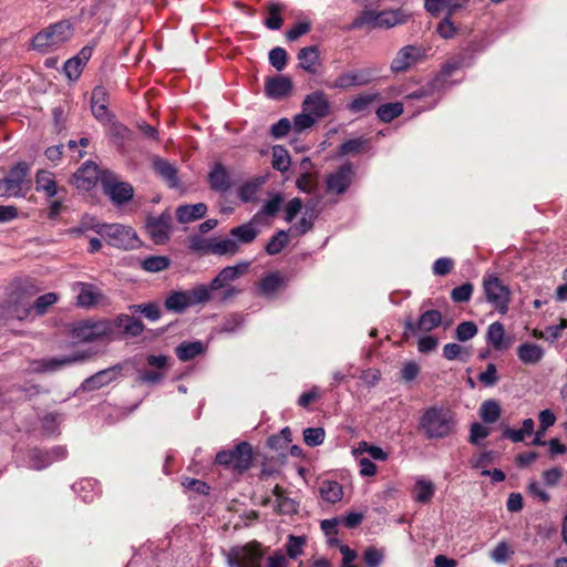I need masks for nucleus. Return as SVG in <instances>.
<instances>
[{"label":"nucleus","instance_id":"1","mask_svg":"<svg viewBox=\"0 0 567 567\" xmlns=\"http://www.w3.org/2000/svg\"><path fill=\"white\" fill-rule=\"evenodd\" d=\"M417 429L427 440H442L455 433L456 420L449 408L433 405L424 410Z\"/></svg>","mask_w":567,"mask_h":567},{"label":"nucleus","instance_id":"2","mask_svg":"<svg viewBox=\"0 0 567 567\" xmlns=\"http://www.w3.org/2000/svg\"><path fill=\"white\" fill-rule=\"evenodd\" d=\"M86 230H93L105 239V241L113 247L120 249H132L137 241L135 230L130 226L121 224H101V223H85L82 221L79 227L70 229V234L80 236Z\"/></svg>","mask_w":567,"mask_h":567},{"label":"nucleus","instance_id":"3","mask_svg":"<svg viewBox=\"0 0 567 567\" xmlns=\"http://www.w3.org/2000/svg\"><path fill=\"white\" fill-rule=\"evenodd\" d=\"M38 290L29 281L19 282L0 305V318L4 320H24L32 309V299Z\"/></svg>","mask_w":567,"mask_h":567},{"label":"nucleus","instance_id":"4","mask_svg":"<svg viewBox=\"0 0 567 567\" xmlns=\"http://www.w3.org/2000/svg\"><path fill=\"white\" fill-rule=\"evenodd\" d=\"M268 553L269 547L258 540H251L230 547L226 554V561L229 567H262Z\"/></svg>","mask_w":567,"mask_h":567},{"label":"nucleus","instance_id":"5","mask_svg":"<svg viewBox=\"0 0 567 567\" xmlns=\"http://www.w3.org/2000/svg\"><path fill=\"white\" fill-rule=\"evenodd\" d=\"M254 462V451L250 443L243 441L233 449L221 450L216 454L215 464L230 470L237 475L247 472Z\"/></svg>","mask_w":567,"mask_h":567},{"label":"nucleus","instance_id":"6","mask_svg":"<svg viewBox=\"0 0 567 567\" xmlns=\"http://www.w3.org/2000/svg\"><path fill=\"white\" fill-rule=\"evenodd\" d=\"M72 37L73 27L71 22L61 20L38 32L32 39V47L40 51H47L49 48L68 42Z\"/></svg>","mask_w":567,"mask_h":567},{"label":"nucleus","instance_id":"7","mask_svg":"<svg viewBox=\"0 0 567 567\" xmlns=\"http://www.w3.org/2000/svg\"><path fill=\"white\" fill-rule=\"evenodd\" d=\"M101 188L103 194L115 206H123L134 197V187L130 183L122 181L116 173L110 169H104L102 173Z\"/></svg>","mask_w":567,"mask_h":567},{"label":"nucleus","instance_id":"8","mask_svg":"<svg viewBox=\"0 0 567 567\" xmlns=\"http://www.w3.org/2000/svg\"><path fill=\"white\" fill-rule=\"evenodd\" d=\"M483 290L486 301L491 303L499 313L505 315L508 311L512 292L498 276L486 274L483 277Z\"/></svg>","mask_w":567,"mask_h":567},{"label":"nucleus","instance_id":"9","mask_svg":"<svg viewBox=\"0 0 567 567\" xmlns=\"http://www.w3.org/2000/svg\"><path fill=\"white\" fill-rule=\"evenodd\" d=\"M72 334L82 342H93L104 338L112 339L113 324L109 320H85L73 327Z\"/></svg>","mask_w":567,"mask_h":567},{"label":"nucleus","instance_id":"10","mask_svg":"<svg viewBox=\"0 0 567 567\" xmlns=\"http://www.w3.org/2000/svg\"><path fill=\"white\" fill-rule=\"evenodd\" d=\"M425 52L423 47L415 44L401 48L391 61V71L396 74L408 72L425 59Z\"/></svg>","mask_w":567,"mask_h":567},{"label":"nucleus","instance_id":"11","mask_svg":"<svg viewBox=\"0 0 567 567\" xmlns=\"http://www.w3.org/2000/svg\"><path fill=\"white\" fill-rule=\"evenodd\" d=\"M355 177L352 163L339 166L333 173L326 177V192L333 195H342L351 186Z\"/></svg>","mask_w":567,"mask_h":567},{"label":"nucleus","instance_id":"12","mask_svg":"<svg viewBox=\"0 0 567 567\" xmlns=\"http://www.w3.org/2000/svg\"><path fill=\"white\" fill-rule=\"evenodd\" d=\"M96 163L86 161L83 163L72 176V183L80 190L89 192L97 182L102 185V173Z\"/></svg>","mask_w":567,"mask_h":567},{"label":"nucleus","instance_id":"13","mask_svg":"<svg viewBox=\"0 0 567 567\" xmlns=\"http://www.w3.org/2000/svg\"><path fill=\"white\" fill-rule=\"evenodd\" d=\"M375 79V71L371 68L351 70L337 76L331 87L348 90L352 86L370 84Z\"/></svg>","mask_w":567,"mask_h":567},{"label":"nucleus","instance_id":"14","mask_svg":"<svg viewBox=\"0 0 567 567\" xmlns=\"http://www.w3.org/2000/svg\"><path fill=\"white\" fill-rule=\"evenodd\" d=\"M442 323V313L439 310L424 311L415 323L411 318L404 322L403 338L409 339L410 334L417 331L430 332Z\"/></svg>","mask_w":567,"mask_h":567},{"label":"nucleus","instance_id":"15","mask_svg":"<svg viewBox=\"0 0 567 567\" xmlns=\"http://www.w3.org/2000/svg\"><path fill=\"white\" fill-rule=\"evenodd\" d=\"M89 358L87 352H76L61 358H44L33 362V370L37 373L53 372L66 365L83 362Z\"/></svg>","mask_w":567,"mask_h":567},{"label":"nucleus","instance_id":"16","mask_svg":"<svg viewBox=\"0 0 567 567\" xmlns=\"http://www.w3.org/2000/svg\"><path fill=\"white\" fill-rule=\"evenodd\" d=\"M302 111L308 112L316 120L324 118L331 113V103L323 91L317 90L302 101Z\"/></svg>","mask_w":567,"mask_h":567},{"label":"nucleus","instance_id":"17","mask_svg":"<svg viewBox=\"0 0 567 567\" xmlns=\"http://www.w3.org/2000/svg\"><path fill=\"white\" fill-rule=\"evenodd\" d=\"M250 267V261H241L235 266L224 267L217 276L209 282L210 289L214 291L221 290V288L230 287L231 284L247 274Z\"/></svg>","mask_w":567,"mask_h":567},{"label":"nucleus","instance_id":"18","mask_svg":"<svg viewBox=\"0 0 567 567\" xmlns=\"http://www.w3.org/2000/svg\"><path fill=\"white\" fill-rule=\"evenodd\" d=\"M472 58L466 53H460L450 58L442 66L439 73L433 78L434 84L436 83L441 90H444L449 78L462 68L470 66Z\"/></svg>","mask_w":567,"mask_h":567},{"label":"nucleus","instance_id":"19","mask_svg":"<svg viewBox=\"0 0 567 567\" xmlns=\"http://www.w3.org/2000/svg\"><path fill=\"white\" fill-rule=\"evenodd\" d=\"M169 220L171 217L164 214L158 217H147L146 231L156 245H164L169 239Z\"/></svg>","mask_w":567,"mask_h":567},{"label":"nucleus","instance_id":"20","mask_svg":"<svg viewBox=\"0 0 567 567\" xmlns=\"http://www.w3.org/2000/svg\"><path fill=\"white\" fill-rule=\"evenodd\" d=\"M298 68L311 75H320L322 63L318 45H309L299 50L297 54Z\"/></svg>","mask_w":567,"mask_h":567},{"label":"nucleus","instance_id":"21","mask_svg":"<svg viewBox=\"0 0 567 567\" xmlns=\"http://www.w3.org/2000/svg\"><path fill=\"white\" fill-rule=\"evenodd\" d=\"M292 89V80L286 75H274L265 80V93L272 100H281L288 96Z\"/></svg>","mask_w":567,"mask_h":567},{"label":"nucleus","instance_id":"22","mask_svg":"<svg viewBox=\"0 0 567 567\" xmlns=\"http://www.w3.org/2000/svg\"><path fill=\"white\" fill-rule=\"evenodd\" d=\"M122 370L123 367L121 364L101 370L85 379L82 383V388L85 391L99 390L113 382L121 374Z\"/></svg>","mask_w":567,"mask_h":567},{"label":"nucleus","instance_id":"23","mask_svg":"<svg viewBox=\"0 0 567 567\" xmlns=\"http://www.w3.org/2000/svg\"><path fill=\"white\" fill-rule=\"evenodd\" d=\"M209 188L217 193H226L231 186V178L228 169L221 163H215L207 176Z\"/></svg>","mask_w":567,"mask_h":567},{"label":"nucleus","instance_id":"24","mask_svg":"<svg viewBox=\"0 0 567 567\" xmlns=\"http://www.w3.org/2000/svg\"><path fill=\"white\" fill-rule=\"evenodd\" d=\"M288 278L280 271H272L261 278L258 282V291L261 296L271 298L280 289L286 288Z\"/></svg>","mask_w":567,"mask_h":567},{"label":"nucleus","instance_id":"25","mask_svg":"<svg viewBox=\"0 0 567 567\" xmlns=\"http://www.w3.org/2000/svg\"><path fill=\"white\" fill-rule=\"evenodd\" d=\"M154 172L171 187L179 186L176 166L169 161L155 156L152 163Z\"/></svg>","mask_w":567,"mask_h":567},{"label":"nucleus","instance_id":"26","mask_svg":"<svg viewBox=\"0 0 567 567\" xmlns=\"http://www.w3.org/2000/svg\"><path fill=\"white\" fill-rule=\"evenodd\" d=\"M111 323L113 324V332L115 329H120L130 337H137L145 330L141 319L124 313L118 315Z\"/></svg>","mask_w":567,"mask_h":567},{"label":"nucleus","instance_id":"27","mask_svg":"<svg viewBox=\"0 0 567 567\" xmlns=\"http://www.w3.org/2000/svg\"><path fill=\"white\" fill-rule=\"evenodd\" d=\"M91 110L95 118L103 121L107 117V92L102 85L93 89L91 95Z\"/></svg>","mask_w":567,"mask_h":567},{"label":"nucleus","instance_id":"28","mask_svg":"<svg viewBox=\"0 0 567 567\" xmlns=\"http://www.w3.org/2000/svg\"><path fill=\"white\" fill-rule=\"evenodd\" d=\"M207 213V205L198 203L194 205H181L176 209V218L181 224H188L190 221L203 218Z\"/></svg>","mask_w":567,"mask_h":567},{"label":"nucleus","instance_id":"29","mask_svg":"<svg viewBox=\"0 0 567 567\" xmlns=\"http://www.w3.org/2000/svg\"><path fill=\"white\" fill-rule=\"evenodd\" d=\"M409 14L403 9L378 12V29H390L406 22Z\"/></svg>","mask_w":567,"mask_h":567},{"label":"nucleus","instance_id":"30","mask_svg":"<svg viewBox=\"0 0 567 567\" xmlns=\"http://www.w3.org/2000/svg\"><path fill=\"white\" fill-rule=\"evenodd\" d=\"M544 354V349L536 343L525 342L517 348V357L524 364H537Z\"/></svg>","mask_w":567,"mask_h":567},{"label":"nucleus","instance_id":"31","mask_svg":"<svg viewBox=\"0 0 567 567\" xmlns=\"http://www.w3.org/2000/svg\"><path fill=\"white\" fill-rule=\"evenodd\" d=\"M259 230L252 221L233 227L229 230V236L233 238V240H237L238 246L240 244H251L257 238Z\"/></svg>","mask_w":567,"mask_h":567},{"label":"nucleus","instance_id":"32","mask_svg":"<svg viewBox=\"0 0 567 567\" xmlns=\"http://www.w3.org/2000/svg\"><path fill=\"white\" fill-rule=\"evenodd\" d=\"M35 190L43 192L49 198L59 193L54 175L50 171L40 169L35 174Z\"/></svg>","mask_w":567,"mask_h":567},{"label":"nucleus","instance_id":"33","mask_svg":"<svg viewBox=\"0 0 567 567\" xmlns=\"http://www.w3.org/2000/svg\"><path fill=\"white\" fill-rule=\"evenodd\" d=\"M78 305L84 308H91L95 306L101 299L102 295L95 289L93 285L85 282H78Z\"/></svg>","mask_w":567,"mask_h":567},{"label":"nucleus","instance_id":"34","mask_svg":"<svg viewBox=\"0 0 567 567\" xmlns=\"http://www.w3.org/2000/svg\"><path fill=\"white\" fill-rule=\"evenodd\" d=\"M505 329L503 323L495 321L487 328L486 340L495 350L502 351L509 347V342L504 340Z\"/></svg>","mask_w":567,"mask_h":567},{"label":"nucleus","instance_id":"35","mask_svg":"<svg viewBox=\"0 0 567 567\" xmlns=\"http://www.w3.org/2000/svg\"><path fill=\"white\" fill-rule=\"evenodd\" d=\"M380 100V93H361L348 104L347 109L353 114L367 113L371 105Z\"/></svg>","mask_w":567,"mask_h":567},{"label":"nucleus","instance_id":"36","mask_svg":"<svg viewBox=\"0 0 567 567\" xmlns=\"http://www.w3.org/2000/svg\"><path fill=\"white\" fill-rule=\"evenodd\" d=\"M189 293L186 291H172L164 301L166 310L183 313L189 307Z\"/></svg>","mask_w":567,"mask_h":567},{"label":"nucleus","instance_id":"37","mask_svg":"<svg viewBox=\"0 0 567 567\" xmlns=\"http://www.w3.org/2000/svg\"><path fill=\"white\" fill-rule=\"evenodd\" d=\"M205 351L204 344L200 341L182 342L175 349L176 357L182 362H187L202 354Z\"/></svg>","mask_w":567,"mask_h":567},{"label":"nucleus","instance_id":"38","mask_svg":"<svg viewBox=\"0 0 567 567\" xmlns=\"http://www.w3.org/2000/svg\"><path fill=\"white\" fill-rule=\"evenodd\" d=\"M214 239L213 245H210V254L218 256H234L239 252L240 247L237 245V240H233L231 237L224 239Z\"/></svg>","mask_w":567,"mask_h":567},{"label":"nucleus","instance_id":"39","mask_svg":"<svg viewBox=\"0 0 567 567\" xmlns=\"http://www.w3.org/2000/svg\"><path fill=\"white\" fill-rule=\"evenodd\" d=\"M378 12L374 10H362L351 22L350 29L360 30L368 28L369 30L378 29Z\"/></svg>","mask_w":567,"mask_h":567},{"label":"nucleus","instance_id":"40","mask_svg":"<svg viewBox=\"0 0 567 567\" xmlns=\"http://www.w3.org/2000/svg\"><path fill=\"white\" fill-rule=\"evenodd\" d=\"M403 111L404 107L401 102H391L380 105L377 110V115L381 122L390 123L399 117Z\"/></svg>","mask_w":567,"mask_h":567},{"label":"nucleus","instance_id":"41","mask_svg":"<svg viewBox=\"0 0 567 567\" xmlns=\"http://www.w3.org/2000/svg\"><path fill=\"white\" fill-rule=\"evenodd\" d=\"M289 244V235L286 230H278L266 244L265 251L269 256L280 254Z\"/></svg>","mask_w":567,"mask_h":567},{"label":"nucleus","instance_id":"42","mask_svg":"<svg viewBox=\"0 0 567 567\" xmlns=\"http://www.w3.org/2000/svg\"><path fill=\"white\" fill-rule=\"evenodd\" d=\"M267 9L269 16L264 22L265 25L270 30H279L284 23L281 11L285 9V6L280 2H270Z\"/></svg>","mask_w":567,"mask_h":567},{"label":"nucleus","instance_id":"43","mask_svg":"<svg viewBox=\"0 0 567 567\" xmlns=\"http://www.w3.org/2000/svg\"><path fill=\"white\" fill-rule=\"evenodd\" d=\"M320 494L326 502L334 504L341 501L343 496V488L338 482L328 481L322 483Z\"/></svg>","mask_w":567,"mask_h":567},{"label":"nucleus","instance_id":"44","mask_svg":"<svg viewBox=\"0 0 567 567\" xmlns=\"http://www.w3.org/2000/svg\"><path fill=\"white\" fill-rule=\"evenodd\" d=\"M29 165L25 162H19L8 173L7 184H13L20 192L24 179L29 173Z\"/></svg>","mask_w":567,"mask_h":567},{"label":"nucleus","instance_id":"45","mask_svg":"<svg viewBox=\"0 0 567 567\" xmlns=\"http://www.w3.org/2000/svg\"><path fill=\"white\" fill-rule=\"evenodd\" d=\"M480 416L485 423H495L501 416V405L496 400H486L480 409Z\"/></svg>","mask_w":567,"mask_h":567},{"label":"nucleus","instance_id":"46","mask_svg":"<svg viewBox=\"0 0 567 567\" xmlns=\"http://www.w3.org/2000/svg\"><path fill=\"white\" fill-rule=\"evenodd\" d=\"M171 259L166 256H148L141 262V267L147 272H159L166 270Z\"/></svg>","mask_w":567,"mask_h":567},{"label":"nucleus","instance_id":"47","mask_svg":"<svg viewBox=\"0 0 567 567\" xmlns=\"http://www.w3.org/2000/svg\"><path fill=\"white\" fill-rule=\"evenodd\" d=\"M128 309L132 313H142L150 321H157L162 316L161 308L156 302L131 305Z\"/></svg>","mask_w":567,"mask_h":567},{"label":"nucleus","instance_id":"48","mask_svg":"<svg viewBox=\"0 0 567 567\" xmlns=\"http://www.w3.org/2000/svg\"><path fill=\"white\" fill-rule=\"evenodd\" d=\"M272 167L279 172H286L290 166V156L288 151L281 145H275L272 147Z\"/></svg>","mask_w":567,"mask_h":567},{"label":"nucleus","instance_id":"49","mask_svg":"<svg viewBox=\"0 0 567 567\" xmlns=\"http://www.w3.org/2000/svg\"><path fill=\"white\" fill-rule=\"evenodd\" d=\"M189 293V306L206 303L212 300V292H215L210 289V284L198 285L194 287L192 290L186 291Z\"/></svg>","mask_w":567,"mask_h":567},{"label":"nucleus","instance_id":"50","mask_svg":"<svg viewBox=\"0 0 567 567\" xmlns=\"http://www.w3.org/2000/svg\"><path fill=\"white\" fill-rule=\"evenodd\" d=\"M262 181L256 179L244 183L238 189V197L243 203H252L257 199V193L259 190Z\"/></svg>","mask_w":567,"mask_h":567},{"label":"nucleus","instance_id":"51","mask_svg":"<svg viewBox=\"0 0 567 567\" xmlns=\"http://www.w3.org/2000/svg\"><path fill=\"white\" fill-rule=\"evenodd\" d=\"M435 492V486L430 481L417 480L415 484V501L422 504L429 503Z\"/></svg>","mask_w":567,"mask_h":567},{"label":"nucleus","instance_id":"52","mask_svg":"<svg viewBox=\"0 0 567 567\" xmlns=\"http://www.w3.org/2000/svg\"><path fill=\"white\" fill-rule=\"evenodd\" d=\"M470 355H471L470 352L458 343L451 342V343H446L443 347V357L446 360H456L457 359L462 362H467Z\"/></svg>","mask_w":567,"mask_h":567},{"label":"nucleus","instance_id":"53","mask_svg":"<svg viewBox=\"0 0 567 567\" xmlns=\"http://www.w3.org/2000/svg\"><path fill=\"white\" fill-rule=\"evenodd\" d=\"M305 544H306L305 536L289 535L288 540L285 545L287 556L291 559L298 558L303 553Z\"/></svg>","mask_w":567,"mask_h":567},{"label":"nucleus","instance_id":"54","mask_svg":"<svg viewBox=\"0 0 567 567\" xmlns=\"http://www.w3.org/2000/svg\"><path fill=\"white\" fill-rule=\"evenodd\" d=\"M58 301V296L54 292H48L38 297L32 303V309L38 316H43L48 308Z\"/></svg>","mask_w":567,"mask_h":567},{"label":"nucleus","instance_id":"55","mask_svg":"<svg viewBox=\"0 0 567 567\" xmlns=\"http://www.w3.org/2000/svg\"><path fill=\"white\" fill-rule=\"evenodd\" d=\"M477 331V326L474 321H463L456 327L455 338L461 342H465L474 338Z\"/></svg>","mask_w":567,"mask_h":567},{"label":"nucleus","instance_id":"56","mask_svg":"<svg viewBox=\"0 0 567 567\" xmlns=\"http://www.w3.org/2000/svg\"><path fill=\"white\" fill-rule=\"evenodd\" d=\"M326 432L322 427H307L303 431V441L308 446L315 447L321 445L324 441Z\"/></svg>","mask_w":567,"mask_h":567},{"label":"nucleus","instance_id":"57","mask_svg":"<svg viewBox=\"0 0 567 567\" xmlns=\"http://www.w3.org/2000/svg\"><path fill=\"white\" fill-rule=\"evenodd\" d=\"M442 90L439 87V85L435 83L432 79L430 82L424 84L423 86L416 89L415 91L411 92L406 95V99L409 100H422L429 96H433L435 93L441 92Z\"/></svg>","mask_w":567,"mask_h":567},{"label":"nucleus","instance_id":"58","mask_svg":"<svg viewBox=\"0 0 567 567\" xmlns=\"http://www.w3.org/2000/svg\"><path fill=\"white\" fill-rule=\"evenodd\" d=\"M514 555V550L506 542H499L495 548L491 551L489 557L498 564L506 563L511 556Z\"/></svg>","mask_w":567,"mask_h":567},{"label":"nucleus","instance_id":"59","mask_svg":"<svg viewBox=\"0 0 567 567\" xmlns=\"http://www.w3.org/2000/svg\"><path fill=\"white\" fill-rule=\"evenodd\" d=\"M473 291L474 286L471 282H464L451 291V299L457 303L467 302L472 298Z\"/></svg>","mask_w":567,"mask_h":567},{"label":"nucleus","instance_id":"60","mask_svg":"<svg viewBox=\"0 0 567 567\" xmlns=\"http://www.w3.org/2000/svg\"><path fill=\"white\" fill-rule=\"evenodd\" d=\"M83 69L84 65L81 63L80 60L75 59L74 56L69 59L63 65L65 76L72 82L79 80L83 72Z\"/></svg>","mask_w":567,"mask_h":567},{"label":"nucleus","instance_id":"61","mask_svg":"<svg viewBox=\"0 0 567 567\" xmlns=\"http://www.w3.org/2000/svg\"><path fill=\"white\" fill-rule=\"evenodd\" d=\"M287 61L288 53L284 48L276 47L270 50L269 62L277 71H282L287 65Z\"/></svg>","mask_w":567,"mask_h":567},{"label":"nucleus","instance_id":"62","mask_svg":"<svg viewBox=\"0 0 567 567\" xmlns=\"http://www.w3.org/2000/svg\"><path fill=\"white\" fill-rule=\"evenodd\" d=\"M316 118L311 116L308 112H301L293 117L292 130L295 133L299 134L310 127H312L316 123Z\"/></svg>","mask_w":567,"mask_h":567},{"label":"nucleus","instance_id":"63","mask_svg":"<svg viewBox=\"0 0 567 567\" xmlns=\"http://www.w3.org/2000/svg\"><path fill=\"white\" fill-rule=\"evenodd\" d=\"M365 144L367 141L363 138L348 140L339 146V155L359 154L364 148Z\"/></svg>","mask_w":567,"mask_h":567},{"label":"nucleus","instance_id":"64","mask_svg":"<svg viewBox=\"0 0 567 567\" xmlns=\"http://www.w3.org/2000/svg\"><path fill=\"white\" fill-rule=\"evenodd\" d=\"M310 30V21H299L286 32V39L290 42H293L298 40L301 35L309 33Z\"/></svg>","mask_w":567,"mask_h":567}]
</instances>
